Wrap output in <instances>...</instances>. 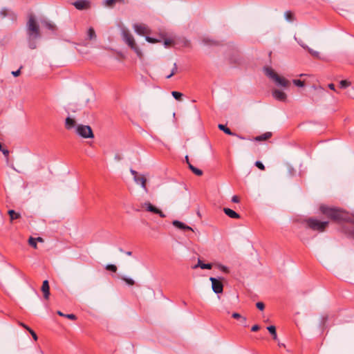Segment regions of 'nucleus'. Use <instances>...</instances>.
I'll list each match as a JSON object with an SVG mask.
<instances>
[{
  "mask_svg": "<svg viewBox=\"0 0 354 354\" xmlns=\"http://www.w3.org/2000/svg\"><path fill=\"white\" fill-rule=\"evenodd\" d=\"M320 212L328 218L337 222H346L351 223V230L350 233L354 236V218L346 211L339 208L330 207L326 205H321Z\"/></svg>",
  "mask_w": 354,
  "mask_h": 354,
  "instance_id": "f257e3e1",
  "label": "nucleus"
},
{
  "mask_svg": "<svg viewBox=\"0 0 354 354\" xmlns=\"http://www.w3.org/2000/svg\"><path fill=\"white\" fill-rule=\"evenodd\" d=\"M27 35L28 47L30 49L37 48V39L41 37L39 26L33 15H30L27 23Z\"/></svg>",
  "mask_w": 354,
  "mask_h": 354,
  "instance_id": "f03ea898",
  "label": "nucleus"
},
{
  "mask_svg": "<svg viewBox=\"0 0 354 354\" xmlns=\"http://www.w3.org/2000/svg\"><path fill=\"white\" fill-rule=\"evenodd\" d=\"M122 35L123 41L136 53L139 58H142V53L137 46L131 32L128 30L123 29L122 31Z\"/></svg>",
  "mask_w": 354,
  "mask_h": 354,
  "instance_id": "7ed1b4c3",
  "label": "nucleus"
},
{
  "mask_svg": "<svg viewBox=\"0 0 354 354\" xmlns=\"http://www.w3.org/2000/svg\"><path fill=\"white\" fill-rule=\"evenodd\" d=\"M307 227L310 229L319 232L325 231L328 226V221H320L314 218H310L306 221Z\"/></svg>",
  "mask_w": 354,
  "mask_h": 354,
  "instance_id": "20e7f679",
  "label": "nucleus"
},
{
  "mask_svg": "<svg viewBox=\"0 0 354 354\" xmlns=\"http://www.w3.org/2000/svg\"><path fill=\"white\" fill-rule=\"evenodd\" d=\"M76 132L84 138H93L94 137L92 129L90 126L80 124L77 127Z\"/></svg>",
  "mask_w": 354,
  "mask_h": 354,
  "instance_id": "39448f33",
  "label": "nucleus"
},
{
  "mask_svg": "<svg viewBox=\"0 0 354 354\" xmlns=\"http://www.w3.org/2000/svg\"><path fill=\"white\" fill-rule=\"evenodd\" d=\"M209 280L212 282V288L213 291L216 293H222L223 291V284L221 279H216L214 277H210Z\"/></svg>",
  "mask_w": 354,
  "mask_h": 354,
  "instance_id": "423d86ee",
  "label": "nucleus"
},
{
  "mask_svg": "<svg viewBox=\"0 0 354 354\" xmlns=\"http://www.w3.org/2000/svg\"><path fill=\"white\" fill-rule=\"evenodd\" d=\"M230 64L241 65L243 62V58L238 50L233 51L229 57Z\"/></svg>",
  "mask_w": 354,
  "mask_h": 354,
  "instance_id": "0eeeda50",
  "label": "nucleus"
},
{
  "mask_svg": "<svg viewBox=\"0 0 354 354\" xmlns=\"http://www.w3.org/2000/svg\"><path fill=\"white\" fill-rule=\"evenodd\" d=\"M143 207H145L146 211L158 214L161 218H165L166 216L160 209L153 205L149 202L145 203Z\"/></svg>",
  "mask_w": 354,
  "mask_h": 354,
  "instance_id": "6e6552de",
  "label": "nucleus"
},
{
  "mask_svg": "<svg viewBox=\"0 0 354 354\" xmlns=\"http://www.w3.org/2000/svg\"><path fill=\"white\" fill-rule=\"evenodd\" d=\"M73 5L76 9L83 10L88 9L91 6V3L88 0H77L73 2Z\"/></svg>",
  "mask_w": 354,
  "mask_h": 354,
  "instance_id": "1a4fd4ad",
  "label": "nucleus"
},
{
  "mask_svg": "<svg viewBox=\"0 0 354 354\" xmlns=\"http://www.w3.org/2000/svg\"><path fill=\"white\" fill-rule=\"evenodd\" d=\"M133 28L140 35L144 36L150 33V30L145 24H135Z\"/></svg>",
  "mask_w": 354,
  "mask_h": 354,
  "instance_id": "9d476101",
  "label": "nucleus"
},
{
  "mask_svg": "<svg viewBox=\"0 0 354 354\" xmlns=\"http://www.w3.org/2000/svg\"><path fill=\"white\" fill-rule=\"evenodd\" d=\"M272 95L277 100L281 102H285L287 98L286 94L283 91H281L278 89L273 90Z\"/></svg>",
  "mask_w": 354,
  "mask_h": 354,
  "instance_id": "9b49d317",
  "label": "nucleus"
},
{
  "mask_svg": "<svg viewBox=\"0 0 354 354\" xmlns=\"http://www.w3.org/2000/svg\"><path fill=\"white\" fill-rule=\"evenodd\" d=\"M0 16L1 18H5V17H9L10 18L12 21H15L17 19V15L12 11L6 9V8H3L1 11H0Z\"/></svg>",
  "mask_w": 354,
  "mask_h": 354,
  "instance_id": "f8f14e48",
  "label": "nucleus"
},
{
  "mask_svg": "<svg viewBox=\"0 0 354 354\" xmlns=\"http://www.w3.org/2000/svg\"><path fill=\"white\" fill-rule=\"evenodd\" d=\"M172 224L174 226H175L176 227L180 229V230H182L183 231H187V230H190V231H193V229L185 225L184 223L181 222V221H179L178 220H175L172 222Z\"/></svg>",
  "mask_w": 354,
  "mask_h": 354,
  "instance_id": "ddd939ff",
  "label": "nucleus"
},
{
  "mask_svg": "<svg viewBox=\"0 0 354 354\" xmlns=\"http://www.w3.org/2000/svg\"><path fill=\"white\" fill-rule=\"evenodd\" d=\"M41 291L44 293V297L46 299H48L50 295V286L48 280H44L43 281Z\"/></svg>",
  "mask_w": 354,
  "mask_h": 354,
  "instance_id": "4468645a",
  "label": "nucleus"
},
{
  "mask_svg": "<svg viewBox=\"0 0 354 354\" xmlns=\"http://www.w3.org/2000/svg\"><path fill=\"white\" fill-rule=\"evenodd\" d=\"M277 85L282 87H288L290 84V82L284 77H280L279 75L274 80Z\"/></svg>",
  "mask_w": 354,
  "mask_h": 354,
  "instance_id": "2eb2a0df",
  "label": "nucleus"
},
{
  "mask_svg": "<svg viewBox=\"0 0 354 354\" xmlns=\"http://www.w3.org/2000/svg\"><path fill=\"white\" fill-rule=\"evenodd\" d=\"M135 182L137 183V184H140V185L142 186V187L145 190V191H147V179L146 178L143 176V175H141V176H137L136 178H133Z\"/></svg>",
  "mask_w": 354,
  "mask_h": 354,
  "instance_id": "dca6fc26",
  "label": "nucleus"
},
{
  "mask_svg": "<svg viewBox=\"0 0 354 354\" xmlns=\"http://www.w3.org/2000/svg\"><path fill=\"white\" fill-rule=\"evenodd\" d=\"M223 212L230 218H241L240 214L236 213L235 211H234L232 209H230V208H227V207H224L223 208Z\"/></svg>",
  "mask_w": 354,
  "mask_h": 354,
  "instance_id": "f3484780",
  "label": "nucleus"
},
{
  "mask_svg": "<svg viewBox=\"0 0 354 354\" xmlns=\"http://www.w3.org/2000/svg\"><path fill=\"white\" fill-rule=\"evenodd\" d=\"M272 136V133L270 131L266 132L263 133L262 135L256 136L254 140L257 142L264 141L267 140L269 138H270Z\"/></svg>",
  "mask_w": 354,
  "mask_h": 354,
  "instance_id": "a211bd4d",
  "label": "nucleus"
},
{
  "mask_svg": "<svg viewBox=\"0 0 354 354\" xmlns=\"http://www.w3.org/2000/svg\"><path fill=\"white\" fill-rule=\"evenodd\" d=\"M75 124H76V121L75 120V119L70 118V117L66 118V122H65V127L67 129H71L74 128Z\"/></svg>",
  "mask_w": 354,
  "mask_h": 354,
  "instance_id": "6ab92c4d",
  "label": "nucleus"
},
{
  "mask_svg": "<svg viewBox=\"0 0 354 354\" xmlns=\"http://www.w3.org/2000/svg\"><path fill=\"white\" fill-rule=\"evenodd\" d=\"M116 3H125L126 0H105L104 5L109 8H113Z\"/></svg>",
  "mask_w": 354,
  "mask_h": 354,
  "instance_id": "aec40b11",
  "label": "nucleus"
},
{
  "mask_svg": "<svg viewBox=\"0 0 354 354\" xmlns=\"http://www.w3.org/2000/svg\"><path fill=\"white\" fill-rule=\"evenodd\" d=\"M265 72L267 76L274 80L279 75H277L272 68L266 67L265 68Z\"/></svg>",
  "mask_w": 354,
  "mask_h": 354,
  "instance_id": "412c9836",
  "label": "nucleus"
},
{
  "mask_svg": "<svg viewBox=\"0 0 354 354\" xmlns=\"http://www.w3.org/2000/svg\"><path fill=\"white\" fill-rule=\"evenodd\" d=\"M8 214L10 216V222H13L14 220L21 218V214L19 213L16 212L14 209L8 210Z\"/></svg>",
  "mask_w": 354,
  "mask_h": 354,
  "instance_id": "4be33fe9",
  "label": "nucleus"
},
{
  "mask_svg": "<svg viewBox=\"0 0 354 354\" xmlns=\"http://www.w3.org/2000/svg\"><path fill=\"white\" fill-rule=\"evenodd\" d=\"M41 24L48 30L52 32H55L57 30V27L55 24H52L50 21L44 20L41 21Z\"/></svg>",
  "mask_w": 354,
  "mask_h": 354,
  "instance_id": "5701e85b",
  "label": "nucleus"
},
{
  "mask_svg": "<svg viewBox=\"0 0 354 354\" xmlns=\"http://www.w3.org/2000/svg\"><path fill=\"white\" fill-rule=\"evenodd\" d=\"M203 43L205 45H207V46H219L220 45L219 41L211 39L208 37L203 38Z\"/></svg>",
  "mask_w": 354,
  "mask_h": 354,
  "instance_id": "b1692460",
  "label": "nucleus"
},
{
  "mask_svg": "<svg viewBox=\"0 0 354 354\" xmlns=\"http://www.w3.org/2000/svg\"><path fill=\"white\" fill-rule=\"evenodd\" d=\"M218 129L221 131H223L224 133H225L227 135L230 136H236V134L234 132H232L228 127H227L226 125L219 124L218 126Z\"/></svg>",
  "mask_w": 354,
  "mask_h": 354,
  "instance_id": "393cba45",
  "label": "nucleus"
},
{
  "mask_svg": "<svg viewBox=\"0 0 354 354\" xmlns=\"http://www.w3.org/2000/svg\"><path fill=\"white\" fill-rule=\"evenodd\" d=\"M200 267L202 269H211L212 268V265L211 263H203L202 261L199 259L198 261V265L195 266L194 268Z\"/></svg>",
  "mask_w": 354,
  "mask_h": 354,
  "instance_id": "a878e982",
  "label": "nucleus"
},
{
  "mask_svg": "<svg viewBox=\"0 0 354 354\" xmlns=\"http://www.w3.org/2000/svg\"><path fill=\"white\" fill-rule=\"evenodd\" d=\"M57 313L61 317H64L71 320H75L77 319L76 315L74 314H64L60 310H58Z\"/></svg>",
  "mask_w": 354,
  "mask_h": 354,
  "instance_id": "bb28decb",
  "label": "nucleus"
},
{
  "mask_svg": "<svg viewBox=\"0 0 354 354\" xmlns=\"http://www.w3.org/2000/svg\"><path fill=\"white\" fill-rule=\"evenodd\" d=\"M267 329L269 331V333L272 335L273 339L277 340V335L275 326H269L267 327Z\"/></svg>",
  "mask_w": 354,
  "mask_h": 354,
  "instance_id": "cd10ccee",
  "label": "nucleus"
},
{
  "mask_svg": "<svg viewBox=\"0 0 354 354\" xmlns=\"http://www.w3.org/2000/svg\"><path fill=\"white\" fill-rule=\"evenodd\" d=\"M189 169L196 176H201L203 175V171L195 167L192 165H189Z\"/></svg>",
  "mask_w": 354,
  "mask_h": 354,
  "instance_id": "c85d7f7f",
  "label": "nucleus"
},
{
  "mask_svg": "<svg viewBox=\"0 0 354 354\" xmlns=\"http://www.w3.org/2000/svg\"><path fill=\"white\" fill-rule=\"evenodd\" d=\"M87 37L88 39L92 40L95 39L96 35L94 29L93 28H89L87 32Z\"/></svg>",
  "mask_w": 354,
  "mask_h": 354,
  "instance_id": "c756f323",
  "label": "nucleus"
},
{
  "mask_svg": "<svg viewBox=\"0 0 354 354\" xmlns=\"http://www.w3.org/2000/svg\"><path fill=\"white\" fill-rule=\"evenodd\" d=\"M285 17L288 21H293L295 19L294 13L288 10L285 12Z\"/></svg>",
  "mask_w": 354,
  "mask_h": 354,
  "instance_id": "7c9ffc66",
  "label": "nucleus"
},
{
  "mask_svg": "<svg viewBox=\"0 0 354 354\" xmlns=\"http://www.w3.org/2000/svg\"><path fill=\"white\" fill-rule=\"evenodd\" d=\"M232 317L234 319H240L244 324H245V322H246V318L245 317L241 316L238 313H233L232 315Z\"/></svg>",
  "mask_w": 354,
  "mask_h": 354,
  "instance_id": "2f4dec72",
  "label": "nucleus"
},
{
  "mask_svg": "<svg viewBox=\"0 0 354 354\" xmlns=\"http://www.w3.org/2000/svg\"><path fill=\"white\" fill-rule=\"evenodd\" d=\"M0 151H1L3 153V154L4 155V156L6 157V158L8 161V158H9L10 151L8 149L3 147V145L1 142H0Z\"/></svg>",
  "mask_w": 354,
  "mask_h": 354,
  "instance_id": "473e14b6",
  "label": "nucleus"
},
{
  "mask_svg": "<svg viewBox=\"0 0 354 354\" xmlns=\"http://www.w3.org/2000/svg\"><path fill=\"white\" fill-rule=\"evenodd\" d=\"M120 279L124 281V282L127 283V284H128L129 286H133L135 284V281L133 279H131V278H128L125 276H122L120 277Z\"/></svg>",
  "mask_w": 354,
  "mask_h": 354,
  "instance_id": "72a5a7b5",
  "label": "nucleus"
},
{
  "mask_svg": "<svg viewBox=\"0 0 354 354\" xmlns=\"http://www.w3.org/2000/svg\"><path fill=\"white\" fill-rule=\"evenodd\" d=\"M177 71H178L177 64H176V63H174V67H173V68L171 70V73L170 74L167 75L166 76V78L167 79L171 78L173 75H174L177 73Z\"/></svg>",
  "mask_w": 354,
  "mask_h": 354,
  "instance_id": "f704fd0d",
  "label": "nucleus"
},
{
  "mask_svg": "<svg viewBox=\"0 0 354 354\" xmlns=\"http://www.w3.org/2000/svg\"><path fill=\"white\" fill-rule=\"evenodd\" d=\"M172 96L176 100H181L183 97V93L178 91H172L171 92Z\"/></svg>",
  "mask_w": 354,
  "mask_h": 354,
  "instance_id": "c9c22d12",
  "label": "nucleus"
},
{
  "mask_svg": "<svg viewBox=\"0 0 354 354\" xmlns=\"http://www.w3.org/2000/svg\"><path fill=\"white\" fill-rule=\"evenodd\" d=\"M351 85V82L348 80H341L339 82V86L341 88H346Z\"/></svg>",
  "mask_w": 354,
  "mask_h": 354,
  "instance_id": "e433bc0d",
  "label": "nucleus"
},
{
  "mask_svg": "<svg viewBox=\"0 0 354 354\" xmlns=\"http://www.w3.org/2000/svg\"><path fill=\"white\" fill-rule=\"evenodd\" d=\"M105 268L106 270H109V271H111L113 272H115L118 270L117 266L113 264H108Z\"/></svg>",
  "mask_w": 354,
  "mask_h": 354,
  "instance_id": "4c0bfd02",
  "label": "nucleus"
},
{
  "mask_svg": "<svg viewBox=\"0 0 354 354\" xmlns=\"http://www.w3.org/2000/svg\"><path fill=\"white\" fill-rule=\"evenodd\" d=\"M28 243L32 248L35 249L37 248V241L35 238L30 237L28 239Z\"/></svg>",
  "mask_w": 354,
  "mask_h": 354,
  "instance_id": "58836bf2",
  "label": "nucleus"
},
{
  "mask_svg": "<svg viewBox=\"0 0 354 354\" xmlns=\"http://www.w3.org/2000/svg\"><path fill=\"white\" fill-rule=\"evenodd\" d=\"M145 39H146V41H147L148 42L151 43V44H155V43H158L160 41L159 39L149 37L148 35H146Z\"/></svg>",
  "mask_w": 354,
  "mask_h": 354,
  "instance_id": "ea45409f",
  "label": "nucleus"
},
{
  "mask_svg": "<svg viewBox=\"0 0 354 354\" xmlns=\"http://www.w3.org/2000/svg\"><path fill=\"white\" fill-rule=\"evenodd\" d=\"M293 84L299 87H303L305 85V83L304 81H301L300 80H294Z\"/></svg>",
  "mask_w": 354,
  "mask_h": 354,
  "instance_id": "a19ab883",
  "label": "nucleus"
},
{
  "mask_svg": "<svg viewBox=\"0 0 354 354\" xmlns=\"http://www.w3.org/2000/svg\"><path fill=\"white\" fill-rule=\"evenodd\" d=\"M254 165L257 168L262 171H264L266 169L264 165L261 161H256Z\"/></svg>",
  "mask_w": 354,
  "mask_h": 354,
  "instance_id": "79ce46f5",
  "label": "nucleus"
},
{
  "mask_svg": "<svg viewBox=\"0 0 354 354\" xmlns=\"http://www.w3.org/2000/svg\"><path fill=\"white\" fill-rule=\"evenodd\" d=\"M217 266L222 272L225 273H229L230 270L227 267L223 266L221 264H218Z\"/></svg>",
  "mask_w": 354,
  "mask_h": 354,
  "instance_id": "37998d69",
  "label": "nucleus"
},
{
  "mask_svg": "<svg viewBox=\"0 0 354 354\" xmlns=\"http://www.w3.org/2000/svg\"><path fill=\"white\" fill-rule=\"evenodd\" d=\"M27 330H28V331H29V333L31 334V335H32V338H33L35 341H37V339H38V337H37V335L36 333H35L33 330H32L30 327H27Z\"/></svg>",
  "mask_w": 354,
  "mask_h": 354,
  "instance_id": "c03bdc74",
  "label": "nucleus"
},
{
  "mask_svg": "<svg viewBox=\"0 0 354 354\" xmlns=\"http://www.w3.org/2000/svg\"><path fill=\"white\" fill-rule=\"evenodd\" d=\"M308 50V51L313 56V57H318L319 56V53L317 52V51H315L313 50V49L310 48L308 47V48L306 49Z\"/></svg>",
  "mask_w": 354,
  "mask_h": 354,
  "instance_id": "a18cd8bd",
  "label": "nucleus"
},
{
  "mask_svg": "<svg viewBox=\"0 0 354 354\" xmlns=\"http://www.w3.org/2000/svg\"><path fill=\"white\" fill-rule=\"evenodd\" d=\"M256 306L257 308L260 310H263L264 308H265V305L263 302L261 301H259L256 304Z\"/></svg>",
  "mask_w": 354,
  "mask_h": 354,
  "instance_id": "49530a36",
  "label": "nucleus"
},
{
  "mask_svg": "<svg viewBox=\"0 0 354 354\" xmlns=\"http://www.w3.org/2000/svg\"><path fill=\"white\" fill-rule=\"evenodd\" d=\"M23 68V66H21L20 68L17 70V71H12V75L14 76V77H18L21 74V69Z\"/></svg>",
  "mask_w": 354,
  "mask_h": 354,
  "instance_id": "de8ad7c7",
  "label": "nucleus"
},
{
  "mask_svg": "<svg viewBox=\"0 0 354 354\" xmlns=\"http://www.w3.org/2000/svg\"><path fill=\"white\" fill-rule=\"evenodd\" d=\"M173 44V41L170 39H166L164 41V45L165 47H168Z\"/></svg>",
  "mask_w": 354,
  "mask_h": 354,
  "instance_id": "09e8293b",
  "label": "nucleus"
},
{
  "mask_svg": "<svg viewBox=\"0 0 354 354\" xmlns=\"http://www.w3.org/2000/svg\"><path fill=\"white\" fill-rule=\"evenodd\" d=\"M239 201H240V199H239V197L238 196L234 195V196H232V202L235 203H239Z\"/></svg>",
  "mask_w": 354,
  "mask_h": 354,
  "instance_id": "8fccbe9b",
  "label": "nucleus"
},
{
  "mask_svg": "<svg viewBox=\"0 0 354 354\" xmlns=\"http://www.w3.org/2000/svg\"><path fill=\"white\" fill-rule=\"evenodd\" d=\"M259 328H260V326H259V325H257V324H255V325H254V326L252 327L251 330H252V332H256V331L259 330Z\"/></svg>",
  "mask_w": 354,
  "mask_h": 354,
  "instance_id": "3c124183",
  "label": "nucleus"
},
{
  "mask_svg": "<svg viewBox=\"0 0 354 354\" xmlns=\"http://www.w3.org/2000/svg\"><path fill=\"white\" fill-rule=\"evenodd\" d=\"M131 174L133 176V178H136L137 176H138V174L136 171L133 170V169H130Z\"/></svg>",
  "mask_w": 354,
  "mask_h": 354,
  "instance_id": "603ef678",
  "label": "nucleus"
},
{
  "mask_svg": "<svg viewBox=\"0 0 354 354\" xmlns=\"http://www.w3.org/2000/svg\"><path fill=\"white\" fill-rule=\"evenodd\" d=\"M298 43L299 44V45L303 47L304 49H307L308 48V46L306 45H305L302 41H298Z\"/></svg>",
  "mask_w": 354,
  "mask_h": 354,
  "instance_id": "864d4df0",
  "label": "nucleus"
},
{
  "mask_svg": "<svg viewBox=\"0 0 354 354\" xmlns=\"http://www.w3.org/2000/svg\"><path fill=\"white\" fill-rule=\"evenodd\" d=\"M328 87H329L330 89L335 91V85L333 84H328Z\"/></svg>",
  "mask_w": 354,
  "mask_h": 354,
  "instance_id": "5fc2aeb1",
  "label": "nucleus"
},
{
  "mask_svg": "<svg viewBox=\"0 0 354 354\" xmlns=\"http://www.w3.org/2000/svg\"><path fill=\"white\" fill-rule=\"evenodd\" d=\"M36 239V241L37 242L39 241V242H43V239L41 237H37V238H35Z\"/></svg>",
  "mask_w": 354,
  "mask_h": 354,
  "instance_id": "6e6d98bb",
  "label": "nucleus"
},
{
  "mask_svg": "<svg viewBox=\"0 0 354 354\" xmlns=\"http://www.w3.org/2000/svg\"><path fill=\"white\" fill-rule=\"evenodd\" d=\"M125 253H126V254H127V255H128V256H131V255H132V252H131V251H127V252H126Z\"/></svg>",
  "mask_w": 354,
  "mask_h": 354,
  "instance_id": "4d7b16f0",
  "label": "nucleus"
},
{
  "mask_svg": "<svg viewBox=\"0 0 354 354\" xmlns=\"http://www.w3.org/2000/svg\"><path fill=\"white\" fill-rule=\"evenodd\" d=\"M21 325L24 328H26V329L27 330V327H28L27 325H26V324H23V323H21Z\"/></svg>",
  "mask_w": 354,
  "mask_h": 354,
  "instance_id": "13d9d810",
  "label": "nucleus"
},
{
  "mask_svg": "<svg viewBox=\"0 0 354 354\" xmlns=\"http://www.w3.org/2000/svg\"><path fill=\"white\" fill-rule=\"evenodd\" d=\"M185 160H186V162H189V158H188V156H185Z\"/></svg>",
  "mask_w": 354,
  "mask_h": 354,
  "instance_id": "bf43d9fd",
  "label": "nucleus"
},
{
  "mask_svg": "<svg viewBox=\"0 0 354 354\" xmlns=\"http://www.w3.org/2000/svg\"><path fill=\"white\" fill-rule=\"evenodd\" d=\"M119 250H120L121 252H124L123 249H122V248H119Z\"/></svg>",
  "mask_w": 354,
  "mask_h": 354,
  "instance_id": "052dcab7",
  "label": "nucleus"
},
{
  "mask_svg": "<svg viewBox=\"0 0 354 354\" xmlns=\"http://www.w3.org/2000/svg\"><path fill=\"white\" fill-rule=\"evenodd\" d=\"M279 345L281 346H285V345L283 344H279Z\"/></svg>",
  "mask_w": 354,
  "mask_h": 354,
  "instance_id": "680f3d73",
  "label": "nucleus"
},
{
  "mask_svg": "<svg viewBox=\"0 0 354 354\" xmlns=\"http://www.w3.org/2000/svg\"><path fill=\"white\" fill-rule=\"evenodd\" d=\"M188 164V167H189V165H192L189 162H187Z\"/></svg>",
  "mask_w": 354,
  "mask_h": 354,
  "instance_id": "e2e57ef3",
  "label": "nucleus"
},
{
  "mask_svg": "<svg viewBox=\"0 0 354 354\" xmlns=\"http://www.w3.org/2000/svg\"><path fill=\"white\" fill-rule=\"evenodd\" d=\"M115 158H117V159L120 160V158L118 157V156H115Z\"/></svg>",
  "mask_w": 354,
  "mask_h": 354,
  "instance_id": "0e129e2a",
  "label": "nucleus"
},
{
  "mask_svg": "<svg viewBox=\"0 0 354 354\" xmlns=\"http://www.w3.org/2000/svg\"><path fill=\"white\" fill-rule=\"evenodd\" d=\"M115 158H117V159L120 160V158L118 157V156H115Z\"/></svg>",
  "mask_w": 354,
  "mask_h": 354,
  "instance_id": "69168bd1",
  "label": "nucleus"
}]
</instances>
